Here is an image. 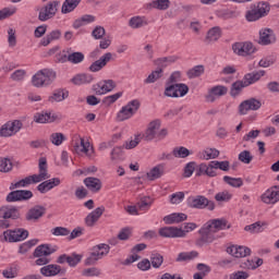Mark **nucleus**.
<instances>
[{"mask_svg":"<svg viewBox=\"0 0 279 279\" xmlns=\"http://www.w3.org/2000/svg\"><path fill=\"white\" fill-rule=\"evenodd\" d=\"M231 226L228 225V220L225 218L210 219L199 229L198 234L201 238L196 240L197 247H204V245H209L214 241H217V232L220 230H230Z\"/></svg>","mask_w":279,"mask_h":279,"instance_id":"1","label":"nucleus"},{"mask_svg":"<svg viewBox=\"0 0 279 279\" xmlns=\"http://www.w3.org/2000/svg\"><path fill=\"white\" fill-rule=\"evenodd\" d=\"M56 119H58L57 116L54 114L51 116V112H45V111L35 113L34 116L35 123H53Z\"/></svg>","mask_w":279,"mask_h":279,"instance_id":"30","label":"nucleus"},{"mask_svg":"<svg viewBox=\"0 0 279 279\" xmlns=\"http://www.w3.org/2000/svg\"><path fill=\"white\" fill-rule=\"evenodd\" d=\"M265 228H267V222L257 221L255 223L244 227V230L245 232H251V234H259V232L265 231Z\"/></svg>","mask_w":279,"mask_h":279,"instance_id":"31","label":"nucleus"},{"mask_svg":"<svg viewBox=\"0 0 279 279\" xmlns=\"http://www.w3.org/2000/svg\"><path fill=\"white\" fill-rule=\"evenodd\" d=\"M83 182L88 191H92V193H99L101 191V180L98 178L87 177Z\"/></svg>","mask_w":279,"mask_h":279,"instance_id":"24","label":"nucleus"},{"mask_svg":"<svg viewBox=\"0 0 279 279\" xmlns=\"http://www.w3.org/2000/svg\"><path fill=\"white\" fill-rule=\"evenodd\" d=\"M203 158L205 160H213L215 158H219V150L216 148H207L204 153H203Z\"/></svg>","mask_w":279,"mask_h":279,"instance_id":"56","label":"nucleus"},{"mask_svg":"<svg viewBox=\"0 0 279 279\" xmlns=\"http://www.w3.org/2000/svg\"><path fill=\"white\" fill-rule=\"evenodd\" d=\"M159 235L163 239H184V231L178 227H163L159 229Z\"/></svg>","mask_w":279,"mask_h":279,"instance_id":"14","label":"nucleus"},{"mask_svg":"<svg viewBox=\"0 0 279 279\" xmlns=\"http://www.w3.org/2000/svg\"><path fill=\"white\" fill-rule=\"evenodd\" d=\"M245 19H246V21L252 23L254 21H260V19H263V17L260 16V13H258V9L255 8V9H252L246 12Z\"/></svg>","mask_w":279,"mask_h":279,"instance_id":"50","label":"nucleus"},{"mask_svg":"<svg viewBox=\"0 0 279 279\" xmlns=\"http://www.w3.org/2000/svg\"><path fill=\"white\" fill-rule=\"evenodd\" d=\"M158 130H160V120L151 121L145 132V141H154V138H156L158 135Z\"/></svg>","mask_w":279,"mask_h":279,"instance_id":"22","label":"nucleus"},{"mask_svg":"<svg viewBox=\"0 0 279 279\" xmlns=\"http://www.w3.org/2000/svg\"><path fill=\"white\" fill-rule=\"evenodd\" d=\"M211 93L216 97H223V95H228V87L223 85H217L211 88Z\"/></svg>","mask_w":279,"mask_h":279,"instance_id":"57","label":"nucleus"},{"mask_svg":"<svg viewBox=\"0 0 279 279\" xmlns=\"http://www.w3.org/2000/svg\"><path fill=\"white\" fill-rule=\"evenodd\" d=\"M62 271V267L56 264H49L40 268L41 276L46 278H51L52 276H58Z\"/></svg>","mask_w":279,"mask_h":279,"instance_id":"28","label":"nucleus"},{"mask_svg":"<svg viewBox=\"0 0 279 279\" xmlns=\"http://www.w3.org/2000/svg\"><path fill=\"white\" fill-rule=\"evenodd\" d=\"M172 154L174 158H189V156H191V150H189V148L184 146H180V147H175L172 150Z\"/></svg>","mask_w":279,"mask_h":279,"instance_id":"48","label":"nucleus"},{"mask_svg":"<svg viewBox=\"0 0 279 279\" xmlns=\"http://www.w3.org/2000/svg\"><path fill=\"white\" fill-rule=\"evenodd\" d=\"M184 201V192H177L170 195V204H182Z\"/></svg>","mask_w":279,"mask_h":279,"instance_id":"62","label":"nucleus"},{"mask_svg":"<svg viewBox=\"0 0 279 279\" xmlns=\"http://www.w3.org/2000/svg\"><path fill=\"white\" fill-rule=\"evenodd\" d=\"M123 156V146H117L111 150V162H119Z\"/></svg>","mask_w":279,"mask_h":279,"instance_id":"55","label":"nucleus"},{"mask_svg":"<svg viewBox=\"0 0 279 279\" xmlns=\"http://www.w3.org/2000/svg\"><path fill=\"white\" fill-rule=\"evenodd\" d=\"M147 25V17L136 15L130 19L129 26L132 29H141V27H145Z\"/></svg>","mask_w":279,"mask_h":279,"instance_id":"33","label":"nucleus"},{"mask_svg":"<svg viewBox=\"0 0 279 279\" xmlns=\"http://www.w3.org/2000/svg\"><path fill=\"white\" fill-rule=\"evenodd\" d=\"M69 97V90L66 89H57L53 92L52 96H50L48 98V101H50V104L53 102H59V101H64V99H66Z\"/></svg>","mask_w":279,"mask_h":279,"instance_id":"34","label":"nucleus"},{"mask_svg":"<svg viewBox=\"0 0 279 279\" xmlns=\"http://www.w3.org/2000/svg\"><path fill=\"white\" fill-rule=\"evenodd\" d=\"M262 107H263V102H260V100L256 98H248L246 100H243L239 105V114L241 116L247 114L250 110H253V111L260 110Z\"/></svg>","mask_w":279,"mask_h":279,"instance_id":"12","label":"nucleus"},{"mask_svg":"<svg viewBox=\"0 0 279 279\" xmlns=\"http://www.w3.org/2000/svg\"><path fill=\"white\" fill-rule=\"evenodd\" d=\"M187 94H189V85L184 83H174V84L168 85L163 93L166 97H172V98L184 97Z\"/></svg>","mask_w":279,"mask_h":279,"instance_id":"8","label":"nucleus"},{"mask_svg":"<svg viewBox=\"0 0 279 279\" xmlns=\"http://www.w3.org/2000/svg\"><path fill=\"white\" fill-rule=\"evenodd\" d=\"M8 34L9 47H16V31L14 28H9Z\"/></svg>","mask_w":279,"mask_h":279,"instance_id":"64","label":"nucleus"},{"mask_svg":"<svg viewBox=\"0 0 279 279\" xmlns=\"http://www.w3.org/2000/svg\"><path fill=\"white\" fill-rule=\"evenodd\" d=\"M60 5V1L53 0L45 4L40 10L38 14V21H41V23H45L46 21H49L58 14V7Z\"/></svg>","mask_w":279,"mask_h":279,"instance_id":"6","label":"nucleus"},{"mask_svg":"<svg viewBox=\"0 0 279 279\" xmlns=\"http://www.w3.org/2000/svg\"><path fill=\"white\" fill-rule=\"evenodd\" d=\"M216 202H230L232 199V194L228 191L219 192L215 195Z\"/></svg>","mask_w":279,"mask_h":279,"instance_id":"58","label":"nucleus"},{"mask_svg":"<svg viewBox=\"0 0 279 279\" xmlns=\"http://www.w3.org/2000/svg\"><path fill=\"white\" fill-rule=\"evenodd\" d=\"M219 38H221V29L219 28V26H215L208 31L206 36V43H217Z\"/></svg>","mask_w":279,"mask_h":279,"instance_id":"38","label":"nucleus"},{"mask_svg":"<svg viewBox=\"0 0 279 279\" xmlns=\"http://www.w3.org/2000/svg\"><path fill=\"white\" fill-rule=\"evenodd\" d=\"M138 108H141V101L138 99L129 101L128 105L122 107L118 112L117 121H128V119H132V117L138 112Z\"/></svg>","mask_w":279,"mask_h":279,"instance_id":"4","label":"nucleus"},{"mask_svg":"<svg viewBox=\"0 0 279 279\" xmlns=\"http://www.w3.org/2000/svg\"><path fill=\"white\" fill-rule=\"evenodd\" d=\"M61 36H62V32H60V29L52 31L50 34H48L46 37L41 39L43 47H47L48 45H51L53 40H60Z\"/></svg>","mask_w":279,"mask_h":279,"instance_id":"36","label":"nucleus"},{"mask_svg":"<svg viewBox=\"0 0 279 279\" xmlns=\"http://www.w3.org/2000/svg\"><path fill=\"white\" fill-rule=\"evenodd\" d=\"M163 70L159 68L158 70L153 71L148 77L144 81V84H156L162 77Z\"/></svg>","mask_w":279,"mask_h":279,"instance_id":"43","label":"nucleus"},{"mask_svg":"<svg viewBox=\"0 0 279 279\" xmlns=\"http://www.w3.org/2000/svg\"><path fill=\"white\" fill-rule=\"evenodd\" d=\"M75 86H82L83 84H90L93 82V75L90 74H77L71 80Z\"/></svg>","mask_w":279,"mask_h":279,"instance_id":"35","label":"nucleus"},{"mask_svg":"<svg viewBox=\"0 0 279 279\" xmlns=\"http://www.w3.org/2000/svg\"><path fill=\"white\" fill-rule=\"evenodd\" d=\"M243 88H247V85L244 83V81H236L231 85L230 95L231 97H238V95H241V92Z\"/></svg>","mask_w":279,"mask_h":279,"instance_id":"41","label":"nucleus"},{"mask_svg":"<svg viewBox=\"0 0 279 279\" xmlns=\"http://www.w3.org/2000/svg\"><path fill=\"white\" fill-rule=\"evenodd\" d=\"M186 219H189V216L184 213H173L163 217V221L167 223V226H173V223H182V221H186Z\"/></svg>","mask_w":279,"mask_h":279,"instance_id":"23","label":"nucleus"},{"mask_svg":"<svg viewBox=\"0 0 279 279\" xmlns=\"http://www.w3.org/2000/svg\"><path fill=\"white\" fill-rule=\"evenodd\" d=\"M23 180L26 186H29V184H38L39 182H43L38 174L28 175Z\"/></svg>","mask_w":279,"mask_h":279,"instance_id":"63","label":"nucleus"},{"mask_svg":"<svg viewBox=\"0 0 279 279\" xmlns=\"http://www.w3.org/2000/svg\"><path fill=\"white\" fill-rule=\"evenodd\" d=\"M223 182H226V184H229V186H233V189H241V185L243 184V179L225 175Z\"/></svg>","mask_w":279,"mask_h":279,"instance_id":"47","label":"nucleus"},{"mask_svg":"<svg viewBox=\"0 0 279 279\" xmlns=\"http://www.w3.org/2000/svg\"><path fill=\"white\" fill-rule=\"evenodd\" d=\"M33 197L34 193L29 190H16L7 195L5 202L9 204L13 202H27V199H32Z\"/></svg>","mask_w":279,"mask_h":279,"instance_id":"10","label":"nucleus"},{"mask_svg":"<svg viewBox=\"0 0 279 279\" xmlns=\"http://www.w3.org/2000/svg\"><path fill=\"white\" fill-rule=\"evenodd\" d=\"M104 213H106V207H104V206H100V207H97L96 209H94L85 218L86 226L88 228H93V226H95V223L99 221V219L101 218V215H104Z\"/></svg>","mask_w":279,"mask_h":279,"instance_id":"20","label":"nucleus"},{"mask_svg":"<svg viewBox=\"0 0 279 279\" xmlns=\"http://www.w3.org/2000/svg\"><path fill=\"white\" fill-rule=\"evenodd\" d=\"M154 204V199L149 196H144L141 198V201L137 203V206L140 210H149V207Z\"/></svg>","mask_w":279,"mask_h":279,"instance_id":"49","label":"nucleus"},{"mask_svg":"<svg viewBox=\"0 0 279 279\" xmlns=\"http://www.w3.org/2000/svg\"><path fill=\"white\" fill-rule=\"evenodd\" d=\"M56 77H58V75L53 69H43L37 71L32 77V84L35 88H45L51 86V84L56 82Z\"/></svg>","mask_w":279,"mask_h":279,"instance_id":"2","label":"nucleus"},{"mask_svg":"<svg viewBox=\"0 0 279 279\" xmlns=\"http://www.w3.org/2000/svg\"><path fill=\"white\" fill-rule=\"evenodd\" d=\"M262 202L264 204H278L279 202V185H274L270 189H268L263 195H262Z\"/></svg>","mask_w":279,"mask_h":279,"instance_id":"17","label":"nucleus"},{"mask_svg":"<svg viewBox=\"0 0 279 279\" xmlns=\"http://www.w3.org/2000/svg\"><path fill=\"white\" fill-rule=\"evenodd\" d=\"M64 141H66V136H64V134L62 133H52L50 135V142L52 143V145H56L57 147L64 143Z\"/></svg>","mask_w":279,"mask_h":279,"instance_id":"51","label":"nucleus"},{"mask_svg":"<svg viewBox=\"0 0 279 279\" xmlns=\"http://www.w3.org/2000/svg\"><path fill=\"white\" fill-rule=\"evenodd\" d=\"M51 234L53 236H69V234H71V230L64 227H56L51 229Z\"/></svg>","mask_w":279,"mask_h":279,"instance_id":"54","label":"nucleus"},{"mask_svg":"<svg viewBox=\"0 0 279 279\" xmlns=\"http://www.w3.org/2000/svg\"><path fill=\"white\" fill-rule=\"evenodd\" d=\"M227 254L234 256V258H245L252 254V250L247 246L231 245L227 247Z\"/></svg>","mask_w":279,"mask_h":279,"instance_id":"19","label":"nucleus"},{"mask_svg":"<svg viewBox=\"0 0 279 279\" xmlns=\"http://www.w3.org/2000/svg\"><path fill=\"white\" fill-rule=\"evenodd\" d=\"M238 159L244 165H250V162L254 160V156H252V153L250 150H243L239 154Z\"/></svg>","mask_w":279,"mask_h":279,"instance_id":"52","label":"nucleus"},{"mask_svg":"<svg viewBox=\"0 0 279 279\" xmlns=\"http://www.w3.org/2000/svg\"><path fill=\"white\" fill-rule=\"evenodd\" d=\"M23 130V122L21 120L8 121L0 128V136L2 138H10V136H15Z\"/></svg>","mask_w":279,"mask_h":279,"instance_id":"7","label":"nucleus"},{"mask_svg":"<svg viewBox=\"0 0 279 279\" xmlns=\"http://www.w3.org/2000/svg\"><path fill=\"white\" fill-rule=\"evenodd\" d=\"M54 252L56 250L51 248L49 244H40L35 248L33 256L34 258H40L43 256L47 257L51 256V254H53Z\"/></svg>","mask_w":279,"mask_h":279,"instance_id":"29","label":"nucleus"},{"mask_svg":"<svg viewBox=\"0 0 279 279\" xmlns=\"http://www.w3.org/2000/svg\"><path fill=\"white\" fill-rule=\"evenodd\" d=\"M81 1L82 0H65L61 8L62 14H70V12H73V10L80 5Z\"/></svg>","mask_w":279,"mask_h":279,"instance_id":"37","label":"nucleus"},{"mask_svg":"<svg viewBox=\"0 0 279 279\" xmlns=\"http://www.w3.org/2000/svg\"><path fill=\"white\" fill-rule=\"evenodd\" d=\"M37 175L41 179V182L44 180H48L49 174L47 173V159L46 158L39 159V173Z\"/></svg>","mask_w":279,"mask_h":279,"instance_id":"46","label":"nucleus"},{"mask_svg":"<svg viewBox=\"0 0 279 279\" xmlns=\"http://www.w3.org/2000/svg\"><path fill=\"white\" fill-rule=\"evenodd\" d=\"M165 175V165L159 163L155 166L153 169H150L149 172L146 173L147 180L149 182H154V180H160L161 177Z\"/></svg>","mask_w":279,"mask_h":279,"instance_id":"26","label":"nucleus"},{"mask_svg":"<svg viewBox=\"0 0 279 279\" xmlns=\"http://www.w3.org/2000/svg\"><path fill=\"white\" fill-rule=\"evenodd\" d=\"M82 276H86V277L101 276V270L97 267L86 268L82 271Z\"/></svg>","mask_w":279,"mask_h":279,"instance_id":"60","label":"nucleus"},{"mask_svg":"<svg viewBox=\"0 0 279 279\" xmlns=\"http://www.w3.org/2000/svg\"><path fill=\"white\" fill-rule=\"evenodd\" d=\"M4 241L9 243H17L19 241H25L29 236V231L25 229L7 230L3 232Z\"/></svg>","mask_w":279,"mask_h":279,"instance_id":"9","label":"nucleus"},{"mask_svg":"<svg viewBox=\"0 0 279 279\" xmlns=\"http://www.w3.org/2000/svg\"><path fill=\"white\" fill-rule=\"evenodd\" d=\"M162 263H165V257L160 253H153L150 255V265L154 269H160Z\"/></svg>","mask_w":279,"mask_h":279,"instance_id":"44","label":"nucleus"},{"mask_svg":"<svg viewBox=\"0 0 279 279\" xmlns=\"http://www.w3.org/2000/svg\"><path fill=\"white\" fill-rule=\"evenodd\" d=\"M92 36L96 40H101V38H104V36H106V28H104L102 26H96L94 28V31L92 32Z\"/></svg>","mask_w":279,"mask_h":279,"instance_id":"59","label":"nucleus"},{"mask_svg":"<svg viewBox=\"0 0 279 279\" xmlns=\"http://www.w3.org/2000/svg\"><path fill=\"white\" fill-rule=\"evenodd\" d=\"M21 213L19 211V207L12 205H5L0 207V219H20Z\"/></svg>","mask_w":279,"mask_h":279,"instance_id":"16","label":"nucleus"},{"mask_svg":"<svg viewBox=\"0 0 279 279\" xmlns=\"http://www.w3.org/2000/svg\"><path fill=\"white\" fill-rule=\"evenodd\" d=\"M232 50L233 52L236 53V56H252V53L256 52V47H254V44L250 41H244V43H235L232 45Z\"/></svg>","mask_w":279,"mask_h":279,"instance_id":"11","label":"nucleus"},{"mask_svg":"<svg viewBox=\"0 0 279 279\" xmlns=\"http://www.w3.org/2000/svg\"><path fill=\"white\" fill-rule=\"evenodd\" d=\"M276 43V33L271 28H262L259 31L258 45L267 47V45H274Z\"/></svg>","mask_w":279,"mask_h":279,"instance_id":"15","label":"nucleus"},{"mask_svg":"<svg viewBox=\"0 0 279 279\" xmlns=\"http://www.w3.org/2000/svg\"><path fill=\"white\" fill-rule=\"evenodd\" d=\"M205 68L204 65H196L192 69H190L186 72V75L189 80H195V77H201V75H204Z\"/></svg>","mask_w":279,"mask_h":279,"instance_id":"45","label":"nucleus"},{"mask_svg":"<svg viewBox=\"0 0 279 279\" xmlns=\"http://www.w3.org/2000/svg\"><path fill=\"white\" fill-rule=\"evenodd\" d=\"M197 256H199L197 251L183 252L178 255L175 260L177 263H189V260H193L194 258H197Z\"/></svg>","mask_w":279,"mask_h":279,"instance_id":"40","label":"nucleus"},{"mask_svg":"<svg viewBox=\"0 0 279 279\" xmlns=\"http://www.w3.org/2000/svg\"><path fill=\"white\" fill-rule=\"evenodd\" d=\"M187 206L190 208H195L196 210H215V201L208 199L204 195L190 196L187 198Z\"/></svg>","mask_w":279,"mask_h":279,"instance_id":"3","label":"nucleus"},{"mask_svg":"<svg viewBox=\"0 0 279 279\" xmlns=\"http://www.w3.org/2000/svg\"><path fill=\"white\" fill-rule=\"evenodd\" d=\"M66 263L70 267H76L78 263H82V255L73 254L66 257Z\"/></svg>","mask_w":279,"mask_h":279,"instance_id":"61","label":"nucleus"},{"mask_svg":"<svg viewBox=\"0 0 279 279\" xmlns=\"http://www.w3.org/2000/svg\"><path fill=\"white\" fill-rule=\"evenodd\" d=\"M47 214V208L43 205H35L25 215L26 221H38Z\"/></svg>","mask_w":279,"mask_h":279,"instance_id":"18","label":"nucleus"},{"mask_svg":"<svg viewBox=\"0 0 279 279\" xmlns=\"http://www.w3.org/2000/svg\"><path fill=\"white\" fill-rule=\"evenodd\" d=\"M76 154H88L90 149V142H86L84 137H80V142H76L74 145Z\"/></svg>","mask_w":279,"mask_h":279,"instance_id":"39","label":"nucleus"},{"mask_svg":"<svg viewBox=\"0 0 279 279\" xmlns=\"http://www.w3.org/2000/svg\"><path fill=\"white\" fill-rule=\"evenodd\" d=\"M110 253V246L108 244H98L93 247L92 253L85 259V265L90 266L95 265L97 260L104 258V256H108Z\"/></svg>","mask_w":279,"mask_h":279,"instance_id":"5","label":"nucleus"},{"mask_svg":"<svg viewBox=\"0 0 279 279\" xmlns=\"http://www.w3.org/2000/svg\"><path fill=\"white\" fill-rule=\"evenodd\" d=\"M255 9H257V12L259 13L262 19H265L271 12V5L269 2H258L257 5H255Z\"/></svg>","mask_w":279,"mask_h":279,"instance_id":"42","label":"nucleus"},{"mask_svg":"<svg viewBox=\"0 0 279 279\" xmlns=\"http://www.w3.org/2000/svg\"><path fill=\"white\" fill-rule=\"evenodd\" d=\"M111 60H112V53L107 52L102 57H100L99 60H96L95 62H93L90 64L89 71L92 73H97V72L101 71V69H104V66H106L108 64V62H110Z\"/></svg>","mask_w":279,"mask_h":279,"instance_id":"21","label":"nucleus"},{"mask_svg":"<svg viewBox=\"0 0 279 279\" xmlns=\"http://www.w3.org/2000/svg\"><path fill=\"white\" fill-rule=\"evenodd\" d=\"M146 10H169L171 8V0H153L145 5Z\"/></svg>","mask_w":279,"mask_h":279,"instance_id":"25","label":"nucleus"},{"mask_svg":"<svg viewBox=\"0 0 279 279\" xmlns=\"http://www.w3.org/2000/svg\"><path fill=\"white\" fill-rule=\"evenodd\" d=\"M12 161L8 158H0V171L1 173H10L12 169Z\"/></svg>","mask_w":279,"mask_h":279,"instance_id":"53","label":"nucleus"},{"mask_svg":"<svg viewBox=\"0 0 279 279\" xmlns=\"http://www.w3.org/2000/svg\"><path fill=\"white\" fill-rule=\"evenodd\" d=\"M260 77H265V70L245 74L242 82H244L246 86H252V84H256V82L260 81Z\"/></svg>","mask_w":279,"mask_h":279,"instance_id":"27","label":"nucleus"},{"mask_svg":"<svg viewBox=\"0 0 279 279\" xmlns=\"http://www.w3.org/2000/svg\"><path fill=\"white\" fill-rule=\"evenodd\" d=\"M68 60L71 64H82L84 62V53L83 52H73L71 48L66 49Z\"/></svg>","mask_w":279,"mask_h":279,"instance_id":"32","label":"nucleus"},{"mask_svg":"<svg viewBox=\"0 0 279 279\" xmlns=\"http://www.w3.org/2000/svg\"><path fill=\"white\" fill-rule=\"evenodd\" d=\"M117 88V84L112 80L101 81L93 86L95 95H106Z\"/></svg>","mask_w":279,"mask_h":279,"instance_id":"13","label":"nucleus"}]
</instances>
